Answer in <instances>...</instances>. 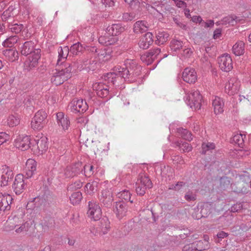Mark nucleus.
I'll return each instance as SVG.
<instances>
[{"instance_id":"obj_1","label":"nucleus","mask_w":251,"mask_h":251,"mask_svg":"<svg viewBox=\"0 0 251 251\" xmlns=\"http://www.w3.org/2000/svg\"><path fill=\"white\" fill-rule=\"evenodd\" d=\"M125 68L120 65L115 66L111 72L105 76L109 81L115 84L116 79L123 78L124 80L133 82L140 79L142 68L136 61L133 59H126L125 62Z\"/></svg>"},{"instance_id":"obj_2","label":"nucleus","mask_w":251,"mask_h":251,"mask_svg":"<svg viewBox=\"0 0 251 251\" xmlns=\"http://www.w3.org/2000/svg\"><path fill=\"white\" fill-rule=\"evenodd\" d=\"M124 30L125 27L121 24H113L107 27L103 35L99 38V42L105 46L113 45L118 41L117 36Z\"/></svg>"},{"instance_id":"obj_3","label":"nucleus","mask_w":251,"mask_h":251,"mask_svg":"<svg viewBox=\"0 0 251 251\" xmlns=\"http://www.w3.org/2000/svg\"><path fill=\"white\" fill-rule=\"evenodd\" d=\"M249 180L250 178L246 175H238L235 177V182L230 183V181L228 177H223L220 179V187L224 190L230 187L235 192H243L245 191L246 181Z\"/></svg>"},{"instance_id":"obj_4","label":"nucleus","mask_w":251,"mask_h":251,"mask_svg":"<svg viewBox=\"0 0 251 251\" xmlns=\"http://www.w3.org/2000/svg\"><path fill=\"white\" fill-rule=\"evenodd\" d=\"M64 67L60 70L56 69L52 73L50 80L52 83L56 86L62 84L71 76L72 65L66 63Z\"/></svg>"},{"instance_id":"obj_5","label":"nucleus","mask_w":251,"mask_h":251,"mask_svg":"<svg viewBox=\"0 0 251 251\" xmlns=\"http://www.w3.org/2000/svg\"><path fill=\"white\" fill-rule=\"evenodd\" d=\"M201 99L200 92L195 90L186 94V96L184 97V100L187 105L195 110L201 108Z\"/></svg>"},{"instance_id":"obj_6","label":"nucleus","mask_w":251,"mask_h":251,"mask_svg":"<svg viewBox=\"0 0 251 251\" xmlns=\"http://www.w3.org/2000/svg\"><path fill=\"white\" fill-rule=\"evenodd\" d=\"M47 114L43 110H39L36 113L31 122V127L34 130L42 129L45 124Z\"/></svg>"},{"instance_id":"obj_7","label":"nucleus","mask_w":251,"mask_h":251,"mask_svg":"<svg viewBox=\"0 0 251 251\" xmlns=\"http://www.w3.org/2000/svg\"><path fill=\"white\" fill-rule=\"evenodd\" d=\"M151 187L152 183L149 177L142 176L136 183V191L137 194L143 195L146 193V190Z\"/></svg>"},{"instance_id":"obj_8","label":"nucleus","mask_w":251,"mask_h":251,"mask_svg":"<svg viewBox=\"0 0 251 251\" xmlns=\"http://www.w3.org/2000/svg\"><path fill=\"white\" fill-rule=\"evenodd\" d=\"M240 86V81L235 77H231L226 83L225 91L228 95H234L239 92Z\"/></svg>"},{"instance_id":"obj_9","label":"nucleus","mask_w":251,"mask_h":251,"mask_svg":"<svg viewBox=\"0 0 251 251\" xmlns=\"http://www.w3.org/2000/svg\"><path fill=\"white\" fill-rule=\"evenodd\" d=\"M14 176L12 169L8 166H2L0 170V186L3 187L8 185Z\"/></svg>"},{"instance_id":"obj_10","label":"nucleus","mask_w":251,"mask_h":251,"mask_svg":"<svg viewBox=\"0 0 251 251\" xmlns=\"http://www.w3.org/2000/svg\"><path fill=\"white\" fill-rule=\"evenodd\" d=\"M111 50L110 49H107L106 48H104L103 49L99 50V52L97 53V55L96 56V58H98L97 59H95V60H89V62H88V61H86L84 63V65L86 66L89 63L90 64H96L98 61H100V62H104L106 61H108L109 60L111 57Z\"/></svg>"},{"instance_id":"obj_11","label":"nucleus","mask_w":251,"mask_h":251,"mask_svg":"<svg viewBox=\"0 0 251 251\" xmlns=\"http://www.w3.org/2000/svg\"><path fill=\"white\" fill-rule=\"evenodd\" d=\"M87 214L88 217L94 221L100 220L101 216V210L99 204L94 201L89 202Z\"/></svg>"},{"instance_id":"obj_12","label":"nucleus","mask_w":251,"mask_h":251,"mask_svg":"<svg viewBox=\"0 0 251 251\" xmlns=\"http://www.w3.org/2000/svg\"><path fill=\"white\" fill-rule=\"evenodd\" d=\"M211 204L208 203L199 204L196 208H194V210L196 214L193 213L192 216L196 219H199L202 217H206L211 213Z\"/></svg>"},{"instance_id":"obj_13","label":"nucleus","mask_w":251,"mask_h":251,"mask_svg":"<svg viewBox=\"0 0 251 251\" xmlns=\"http://www.w3.org/2000/svg\"><path fill=\"white\" fill-rule=\"evenodd\" d=\"M71 111L75 113H83L88 108V106L85 100L83 99H74L70 104Z\"/></svg>"},{"instance_id":"obj_14","label":"nucleus","mask_w":251,"mask_h":251,"mask_svg":"<svg viewBox=\"0 0 251 251\" xmlns=\"http://www.w3.org/2000/svg\"><path fill=\"white\" fill-rule=\"evenodd\" d=\"M30 54L25 63V67L29 71L38 66L39 60L41 58V50L38 49Z\"/></svg>"},{"instance_id":"obj_15","label":"nucleus","mask_w":251,"mask_h":251,"mask_svg":"<svg viewBox=\"0 0 251 251\" xmlns=\"http://www.w3.org/2000/svg\"><path fill=\"white\" fill-rule=\"evenodd\" d=\"M218 61L219 67L223 71L228 72L233 68L231 57L227 53L220 56Z\"/></svg>"},{"instance_id":"obj_16","label":"nucleus","mask_w":251,"mask_h":251,"mask_svg":"<svg viewBox=\"0 0 251 251\" xmlns=\"http://www.w3.org/2000/svg\"><path fill=\"white\" fill-rule=\"evenodd\" d=\"M26 180L24 179L23 175L18 174L16 176L12 188L16 195H20L24 192L26 187Z\"/></svg>"},{"instance_id":"obj_17","label":"nucleus","mask_w":251,"mask_h":251,"mask_svg":"<svg viewBox=\"0 0 251 251\" xmlns=\"http://www.w3.org/2000/svg\"><path fill=\"white\" fill-rule=\"evenodd\" d=\"M100 201L106 207L111 206L113 201V196L111 188L102 190L100 196Z\"/></svg>"},{"instance_id":"obj_18","label":"nucleus","mask_w":251,"mask_h":251,"mask_svg":"<svg viewBox=\"0 0 251 251\" xmlns=\"http://www.w3.org/2000/svg\"><path fill=\"white\" fill-rule=\"evenodd\" d=\"M197 74L195 70L192 68H185L182 74L183 80L189 84L194 83L197 80Z\"/></svg>"},{"instance_id":"obj_19","label":"nucleus","mask_w":251,"mask_h":251,"mask_svg":"<svg viewBox=\"0 0 251 251\" xmlns=\"http://www.w3.org/2000/svg\"><path fill=\"white\" fill-rule=\"evenodd\" d=\"M30 138L27 135H19L15 140V146L21 151H25L30 147Z\"/></svg>"},{"instance_id":"obj_20","label":"nucleus","mask_w":251,"mask_h":251,"mask_svg":"<svg viewBox=\"0 0 251 251\" xmlns=\"http://www.w3.org/2000/svg\"><path fill=\"white\" fill-rule=\"evenodd\" d=\"M161 52L160 49L156 48L150 52L142 54L141 56V60L143 62L149 65L151 64L155 59L157 58Z\"/></svg>"},{"instance_id":"obj_21","label":"nucleus","mask_w":251,"mask_h":251,"mask_svg":"<svg viewBox=\"0 0 251 251\" xmlns=\"http://www.w3.org/2000/svg\"><path fill=\"white\" fill-rule=\"evenodd\" d=\"M56 118L58 126L61 127L63 131H67L70 126V122L68 117L64 113L59 112L56 114Z\"/></svg>"},{"instance_id":"obj_22","label":"nucleus","mask_w":251,"mask_h":251,"mask_svg":"<svg viewBox=\"0 0 251 251\" xmlns=\"http://www.w3.org/2000/svg\"><path fill=\"white\" fill-rule=\"evenodd\" d=\"M12 200L13 198L11 195L0 193V213L10 209Z\"/></svg>"},{"instance_id":"obj_23","label":"nucleus","mask_w":251,"mask_h":251,"mask_svg":"<svg viewBox=\"0 0 251 251\" xmlns=\"http://www.w3.org/2000/svg\"><path fill=\"white\" fill-rule=\"evenodd\" d=\"M114 212L119 219L126 216L127 212V206L123 201L116 202L114 208Z\"/></svg>"},{"instance_id":"obj_24","label":"nucleus","mask_w":251,"mask_h":251,"mask_svg":"<svg viewBox=\"0 0 251 251\" xmlns=\"http://www.w3.org/2000/svg\"><path fill=\"white\" fill-rule=\"evenodd\" d=\"M37 169V162L33 159L29 158L27 160L25 172L27 178H30L35 173Z\"/></svg>"},{"instance_id":"obj_25","label":"nucleus","mask_w":251,"mask_h":251,"mask_svg":"<svg viewBox=\"0 0 251 251\" xmlns=\"http://www.w3.org/2000/svg\"><path fill=\"white\" fill-rule=\"evenodd\" d=\"M22 222V217L20 218L16 215L10 216L7 221V225L5 227V230L6 231L12 230L19 226Z\"/></svg>"},{"instance_id":"obj_26","label":"nucleus","mask_w":251,"mask_h":251,"mask_svg":"<svg viewBox=\"0 0 251 251\" xmlns=\"http://www.w3.org/2000/svg\"><path fill=\"white\" fill-rule=\"evenodd\" d=\"M212 103L215 114H220L224 112V102L221 98L217 96L213 97Z\"/></svg>"},{"instance_id":"obj_27","label":"nucleus","mask_w":251,"mask_h":251,"mask_svg":"<svg viewBox=\"0 0 251 251\" xmlns=\"http://www.w3.org/2000/svg\"><path fill=\"white\" fill-rule=\"evenodd\" d=\"M241 21V19L239 17L234 15L227 16L223 18L221 20L216 23L217 25H234L237 23H239Z\"/></svg>"},{"instance_id":"obj_28","label":"nucleus","mask_w":251,"mask_h":251,"mask_svg":"<svg viewBox=\"0 0 251 251\" xmlns=\"http://www.w3.org/2000/svg\"><path fill=\"white\" fill-rule=\"evenodd\" d=\"M36 50L34 43L31 41L25 42L20 47L21 54L25 56L32 54Z\"/></svg>"},{"instance_id":"obj_29","label":"nucleus","mask_w":251,"mask_h":251,"mask_svg":"<svg viewBox=\"0 0 251 251\" xmlns=\"http://www.w3.org/2000/svg\"><path fill=\"white\" fill-rule=\"evenodd\" d=\"M188 44V43L186 42ZM186 45V42L178 40L173 39L171 42L170 49L173 55H177Z\"/></svg>"},{"instance_id":"obj_30","label":"nucleus","mask_w":251,"mask_h":251,"mask_svg":"<svg viewBox=\"0 0 251 251\" xmlns=\"http://www.w3.org/2000/svg\"><path fill=\"white\" fill-rule=\"evenodd\" d=\"M153 35L151 33L148 32L142 37L139 43V46L141 49H147L153 43Z\"/></svg>"},{"instance_id":"obj_31","label":"nucleus","mask_w":251,"mask_h":251,"mask_svg":"<svg viewBox=\"0 0 251 251\" xmlns=\"http://www.w3.org/2000/svg\"><path fill=\"white\" fill-rule=\"evenodd\" d=\"M93 89L97 95L101 98L106 97L109 94V90L106 85L101 83H96L93 85Z\"/></svg>"},{"instance_id":"obj_32","label":"nucleus","mask_w":251,"mask_h":251,"mask_svg":"<svg viewBox=\"0 0 251 251\" xmlns=\"http://www.w3.org/2000/svg\"><path fill=\"white\" fill-rule=\"evenodd\" d=\"M149 25L146 21L141 20L135 22L133 25V31L135 33H142L148 30Z\"/></svg>"},{"instance_id":"obj_33","label":"nucleus","mask_w":251,"mask_h":251,"mask_svg":"<svg viewBox=\"0 0 251 251\" xmlns=\"http://www.w3.org/2000/svg\"><path fill=\"white\" fill-rule=\"evenodd\" d=\"M80 163L67 166L64 170V175L66 177H72L80 172Z\"/></svg>"},{"instance_id":"obj_34","label":"nucleus","mask_w":251,"mask_h":251,"mask_svg":"<svg viewBox=\"0 0 251 251\" xmlns=\"http://www.w3.org/2000/svg\"><path fill=\"white\" fill-rule=\"evenodd\" d=\"M69 53V49L67 46L60 47L58 49V59L56 62L57 65H61L63 63Z\"/></svg>"},{"instance_id":"obj_35","label":"nucleus","mask_w":251,"mask_h":251,"mask_svg":"<svg viewBox=\"0 0 251 251\" xmlns=\"http://www.w3.org/2000/svg\"><path fill=\"white\" fill-rule=\"evenodd\" d=\"M36 146L38 150V153L43 154L48 148L47 138L46 137H42L40 139H38L36 141Z\"/></svg>"},{"instance_id":"obj_36","label":"nucleus","mask_w":251,"mask_h":251,"mask_svg":"<svg viewBox=\"0 0 251 251\" xmlns=\"http://www.w3.org/2000/svg\"><path fill=\"white\" fill-rule=\"evenodd\" d=\"M99 228L101 230L102 234H107L110 229V222L107 217H103L100 219Z\"/></svg>"},{"instance_id":"obj_37","label":"nucleus","mask_w":251,"mask_h":251,"mask_svg":"<svg viewBox=\"0 0 251 251\" xmlns=\"http://www.w3.org/2000/svg\"><path fill=\"white\" fill-rule=\"evenodd\" d=\"M3 54L9 61L13 62L18 58V53L15 50H5L3 51Z\"/></svg>"},{"instance_id":"obj_38","label":"nucleus","mask_w":251,"mask_h":251,"mask_svg":"<svg viewBox=\"0 0 251 251\" xmlns=\"http://www.w3.org/2000/svg\"><path fill=\"white\" fill-rule=\"evenodd\" d=\"M245 44L242 41L237 42L232 47V51L235 55L239 56L244 53Z\"/></svg>"},{"instance_id":"obj_39","label":"nucleus","mask_w":251,"mask_h":251,"mask_svg":"<svg viewBox=\"0 0 251 251\" xmlns=\"http://www.w3.org/2000/svg\"><path fill=\"white\" fill-rule=\"evenodd\" d=\"M192 53V51L190 48L185 45L181 50L178 53L177 55L180 59L184 60L189 58L191 56Z\"/></svg>"},{"instance_id":"obj_40","label":"nucleus","mask_w":251,"mask_h":251,"mask_svg":"<svg viewBox=\"0 0 251 251\" xmlns=\"http://www.w3.org/2000/svg\"><path fill=\"white\" fill-rule=\"evenodd\" d=\"M98 182L93 181L88 183L85 187V192L87 195H92L97 191Z\"/></svg>"},{"instance_id":"obj_41","label":"nucleus","mask_w":251,"mask_h":251,"mask_svg":"<svg viewBox=\"0 0 251 251\" xmlns=\"http://www.w3.org/2000/svg\"><path fill=\"white\" fill-rule=\"evenodd\" d=\"M195 251H201L206 250L209 248L208 242L204 240L198 241L193 243Z\"/></svg>"},{"instance_id":"obj_42","label":"nucleus","mask_w":251,"mask_h":251,"mask_svg":"<svg viewBox=\"0 0 251 251\" xmlns=\"http://www.w3.org/2000/svg\"><path fill=\"white\" fill-rule=\"evenodd\" d=\"M157 40L155 43L157 44H163L166 42L169 39V34L165 31H159L156 35Z\"/></svg>"},{"instance_id":"obj_43","label":"nucleus","mask_w":251,"mask_h":251,"mask_svg":"<svg viewBox=\"0 0 251 251\" xmlns=\"http://www.w3.org/2000/svg\"><path fill=\"white\" fill-rule=\"evenodd\" d=\"M32 225V221H28L20 225V226L16 228L15 231L17 233H24L28 231Z\"/></svg>"},{"instance_id":"obj_44","label":"nucleus","mask_w":251,"mask_h":251,"mask_svg":"<svg viewBox=\"0 0 251 251\" xmlns=\"http://www.w3.org/2000/svg\"><path fill=\"white\" fill-rule=\"evenodd\" d=\"M231 142L240 147H242L244 143L243 135L238 133L234 134L231 139Z\"/></svg>"},{"instance_id":"obj_45","label":"nucleus","mask_w":251,"mask_h":251,"mask_svg":"<svg viewBox=\"0 0 251 251\" xmlns=\"http://www.w3.org/2000/svg\"><path fill=\"white\" fill-rule=\"evenodd\" d=\"M82 199V193L79 191L73 193L70 197L71 202L74 205L78 204Z\"/></svg>"},{"instance_id":"obj_46","label":"nucleus","mask_w":251,"mask_h":251,"mask_svg":"<svg viewBox=\"0 0 251 251\" xmlns=\"http://www.w3.org/2000/svg\"><path fill=\"white\" fill-rule=\"evenodd\" d=\"M177 132L184 139L188 141L192 140V135L188 130L182 128H177Z\"/></svg>"},{"instance_id":"obj_47","label":"nucleus","mask_w":251,"mask_h":251,"mask_svg":"<svg viewBox=\"0 0 251 251\" xmlns=\"http://www.w3.org/2000/svg\"><path fill=\"white\" fill-rule=\"evenodd\" d=\"M18 39V37L16 35L11 36L5 39L3 42L2 45L5 47H12L17 42Z\"/></svg>"},{"instance_id":"obj_48","label":"nucleus","mask_w":251,"mask_h":251,"mask_svg":"<svg viewBox=\"0 0 251 251\" xmlns=\"http://www.w3.org/2000/svg\"><path fill=\"white\" fill-rule=\"evenodd\" d=\"M176 147H178L180 151L184 152H189L192 150V147L188 143H182V141H176L175 142Z\"/></svg>"},{"instance_id":"obj_49","label":"nucleus","mask_w":251,"mask_h":251,"mask_svg":"<svg viewBox=\"0 0 251 251\" xmlns=\"http://www.w3.org/2000/svg\"><path fill=\"white\" fill-rule=\"evenodd\" d=\"M83 46L79 43L77 42L73 44L69 49V52L74 55H77L81 52L83 49Z\"/></svg>"},{"instance_id":"obj_50","label":"nucleus","mask_w":251,"mask_h":251,"mask_svg":"<svg viewBox=\"0 0 251 251\" xmlns=\"http://www.w3.org/2000/svg\"><path fill=\"white\" fill-rule=\"evenodd\" d=\"M7 124L10 126H15L20 123V119L17 116L10 115L7 118Z\"/></svg>"},{"instance_id":"obj_51","label":"nucleus","mask_w":251,"mask_h":251,"mask_svg":"<svg viewBox=\"0 0 251 251\" xmlns=\"http://www.w3.org/2000/svg\"><path fill=\"white\" fill-rule=\"evenodd\" d=\"M82 171L86 176L90 177L95 173V169L93 165L88 164L83 167V170H82Z\"/></svg>"},{"instance_id":"obj_52","label":"nucleus","mask_w":251,"mask_h":251,"mask_svg":"<svg viewBox=\"0 0 251 251\" xmlns=\"http://www.w3.org/2000/svg\"><path fill=\"white\" fill-rule=\"evenodd\" d=\"M8 27L11 31L17 34L23 29L24 25L22 24H14L9 25Z\"/></svg>"},{"instance_id":"obj_53","label":"nucleus","mask_w":251,"mask_h":251,"mask_svg":"<svg viewBox=\"0 0 251 251\" xmlns=\"http://www.w3.org/2000/svg\"><path fill=\"white\" fill-rule=\"evenodd\" d=\"M201 148L202 153L205 154L207 151L214 149L215 146V144L212 143H204L202 144Z\"/></svg>"},{"instance_id":"obj_54","label":"nucleus","mask_w":251,"mask_h":251,"mask_svg":"<svg viewBox=\"0 0 251 251\" xmlns=\"http://www.w3.org/2000/svg\"><path fill=\"white\" fill-rule=\"evenodd\" d=\"M118 197L122 200H125V201H130L131 194L128 190H123L118 194Z\"/></svg>"},{"instance_id":"obj_55","label":"nucleus","mask_w":251,"mask_h":251,"mask_svg":"<svg viewBox=\"0 0 251 251\" xmlns=\"http://www.w3.org/2000/svg\"><path fill=\"white\" fill-rule=\"evenodd\" d=\"M135 18V14L133 13H125L122 19L124 21H131Z\"/></svg>"},{"instance_id":"obj_56","label":"nucleus","mask_w":251,"mask_h":251,"mask_svg":"<svg viewBox=\"0 0 251 251\" xmlns=\"http://www.w3.org/2000/svg\"><path fill=\"white\" fill-rule=\"evenodd\" d=\"M10 139V135L5 132H0V146Z\"/></svg>"},{"instance_id":"obj_57","label":"nucleus","mask_w":251,"mask_h":251,"mask_svg":"<svg viewBox=\"0 0 251 251\" xmlns=\"http://www.w3.org/2000/svg\"><path fill=\"white\" fill-rule=\"evenodd\" d=\"M167 168H169V167L167 166ZM166 167L165 165H156L155 167V170L156 172L158 171L160 172V174L161 176H164L166 175L165 172V170H166Z\"/></svg>"},{"instance_id":"obj_58","label":"nucleus","mask_w":251,"mask_h":251,"mask_svg":"<svg viewBox=\"0 0 251 251\" xmlns=\"http://www.w3.org/2000/svg\"><path fill=\"white\" fill-rule=\"evenodd\" d=\"M185 185V183L183 182H178L175 185L172 184L169 186V189L171 190H175L178 191L181 189V188Z\"/></svg>"},{"instance_id":"obj_59","label":"nucleus","mask_w":251,"mask_h":251,"mask_svg":"<svg viewBox=\"0 0 251 251\" xmlns=\"http://www.w3.org/2000/svg\"><path fill=\"white\" fill-rule=\"evenodd\" d=\"M172 160L174 164H183L184 163L182 157L178 155H175L173 156Z\"/></svg>"},{"instance_id":"obj_60","label":"nucleus","mask_w":251,"mask_h":251,"mask_svg":"<svg viewBox=\"0 0 251 251\" xmlns=\"http://www.w3.org/2000/svg\"><path fill=\"white\" fill-rule=\"evenodd\" d=\"M173 21L175 22V23L180 28L183 30H186L187 29V26L184 23L181 22L179 19L176 18H174L173 19Z\"/></svg>"},{"instance_id":"obj_61","label":"nucleus","mask_w":251,"mask_h":251,"mask_svg":"<svg viewBox=\"0 0 251 251\" xmlns=\"http://www.w3.org/2000/svg\"><path fill=\"white\" fill-rule=\"evenodd\" d=\"M91 233L95 236H102L105 234H102L101 230L98 227H93L90 230Z\"/></svg>"},{"instance_id":"obj_62","label":"nucleus","mask_w":251,"mask_h":251,"mask_svg":"<svg viewBox=\"0 0 251 251\" xmlns=\"http://www.w3.org/2000/svg\"><path fill=\"white\" fill-rule=\"evenodd\" d=\"M82 186V182L80 180H77L72 184L70 186V188L72 189H78L80 188Z\"/></svg>"},{"instance_id":"obj_63","label":"nucleus","mask_w":251,"mask_h":251,"mask_svg":"<svg viewBox=\"0 0 251 251\" xmlns=\"http://www.w3.org/2000/svg\"><path fill=\"white\" fill-rule=\"evenodd\" d=\"M125 1L126 3H128L130 4V6L133 8H136V6H139L140 4V2L139 1L136 0H124Z\"/></svg>"},{"instance_id":"obj_64","label":"nucleus","mask_w":251,"mask_h":251,"mask_svg":"<svg viewBox=\"0 0 251 251\" xmlns=\"http://www.w3.org/2000/svg\"><path fill=\"white\" fill-rule=\"evenodd\" d=\"M242 205L241 203H236L232 205L230 208V211L232 212H236L241 209Z\"/></svg>"}]
</instances>
